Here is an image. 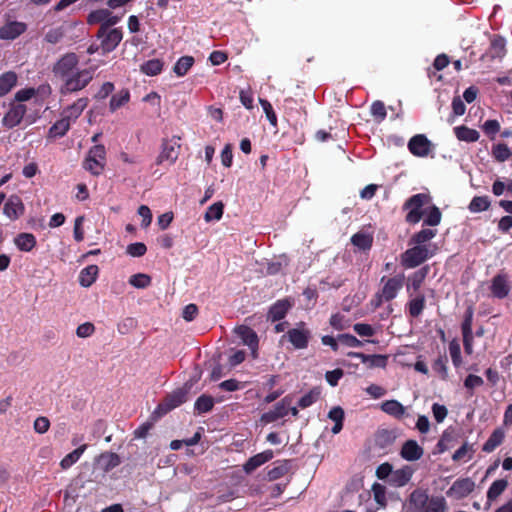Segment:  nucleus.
Listing matches in <instances>:
<instances>
[{
	"instance_id": "obj_20",
	"label": "nucleus",
	"mask_w": 512,
	"mask_h": 512,
	"mask_svg": "<svg viewBox=\"0 0 512 512\" xmlns=\"http://www.w3.org/2000/svg\"><path fill=\"white\" fill-rule=\"evenodd\" d=\"M491 293L498 299H503L508 296L510 286L508 284V277L505 274H497L491 281Z\"/></svg>"
},
{
	"instance_id": "obj_28",
	"label": "nucleus",
	"mask_w": 512,
	"mask_h": 512,
	"mask_svg": "<svg viewBox=\"0 0 512 512\" xmlns=\"http://www.w3.org/2000/svg\"><path fill=\"white\" fill-rule=\"evenodd\" d=\"M236 332L242 339L243 343L249 346L253 352H255L259 342L256 332L252 328L245 325L239 326L236 329Z\"/></svg>"
},
{
	"instance_id": "obj_46",
	"label": "nucleus",
	"mask_w": 512,
	"mask_h": 512,
	"mask_svg": "<svg viewBox=\"0 0 512 512\" xmlns=\"http://www.w3.org/2000/svg\"><path fill=\"white\" fill-rule=\"evenodd\" d=\"M224 204L221 201L215 202L209 206L205 212L204 219L206 222L212 220H220L223 216Z\"/></svg>"
},
{
	"instance_id": "obj_19",
	"label": "nucleus",
	"mask_w": 512,
	"mask_h": 512,
	"mask_svg": "<svg viewBox=\"0 0 512 512\" xmlns=\"http://www.w3.org/2000/svg\"><path fill=\"white\" fill-rule=\"evenodd\" d=\"M27 29V25L23 22L10 21L0 27V39L14 40L23 34Z\"/></svg>"
},
{
	"instance_id": "obj_31",
	"label": "nucleus",
	"mask_w": 512,
	"mask_h": 512,
	"mask_svg": "<svg viewBox=\"0 0 512 512\" xmlns=\"http://www.w3.org/2000/svg\"><path fill=\"white\" fill-rule=\"evenodd\" d=\"M99 268L97 265H89L83 268L79 274V284L82 287H90L97 279Z\"/></svg>"
},
{
	"instance_id": "obj_51",
	"label": "nucleus",
	"mask_w": 512,
	"mask_h": 512,
	"mask_svg": "<svg viewBox=\"0 0 512 512\" xmlns=\"http://www.w3.org/2000/svg\"><path fill=\"white\" fill-rule=\"evenodd\" d=\"M492 156L498 162H504L511 156V151L506 144L498 143L492 147Z\"/></svg>"
},
{
	"instance_id": "obj_4",
	"label": "nucleus",
	"mask_w": 512,
	"mask_h": 512,
	"mask_svg": "<svg viewBox=\"0 0 512 512\" xmlns=\"http://www.w3.org/2000/svg\"><path fill=\"white\" fill-rule=\"evenodd\" d=\"M106 149L102 144L90 148L87 157L83 161V168L92 175H100L105 167Z\"/></svg>"
},
{
	"instance_id": "obj_48",
	"label": "nucleus",
	"mask_w": 512,
	"mask_h": 512,
	"mask_svg": "<svg viewBox=\"0 0 512 512\" xmlns=\"http://www.w3.org/2000/svg\"><path fill=\"white\" fill-rule=\"evenodd\" d=\"M441 219L442 213L440 209L437 206L433 205L429 208L423 224L426 226L435 227L440 224Z\"/></svg>"
},
{
	"instance_id": "obj_49",
	"label": "nucleus",
	"mask_w": 512,
	"mask_h": 512,
	"mask_svg": "<svg viewBox=\"0 0 512 512\" xmlns=\"http://www.w3.org/2000/svg\"><path fill=\"white\" fill-rule=\"evenodd\" d=\"M474 309L473 306H468L464 312V319L461 324L462 336L473 335L472 323H473Z\"/></svg>"
},
{
	"instance_id": "obj_41",
	"label": "nucleus",
	"mask_w": 512,
	"mask_h": 512,
	"mask_svg": "<svg viewBox=\"0 0 512 512\" xmlns=\"http://www.w3.org/2000/svg\"><path fill=\"white\" fill-rule=\"evenodd\" d=\"M214 407V399L210 395L202 394L197 398L194 409L198 414L210 412Z\"/></svg>"
},
{
	"instance_id": "obj_9",
	"label": "nucleus",
	"mask_w": 512,
	"mask_h": 512,
	"mask_svg": "<svg viewBox=\"0 0 512 512\" xmlns=\"http://www.w3.org/2000/svg\"><path fill=\"white\" fill-rule=\"evenodd\" d=\"M404 280L405 276L402 273L387 279L386 277H382L381 283H383V286L379 291L381 292V296L385 298V302H389L396 298L398 292L404 285Z\"/></svg>"
},
{
	"instance_id": "obj_6",
	"label": "nucleus",
	"mask_w": 512,
	"mask_h": 512,
	"mask_svg": "<svg viewBox=\"0 0 512 512\" xmlns=\"http://www.w3.org/2000/svg\"><path fill=\"white\" fill-rule=\"evenodd\" d=\"M312 333L305 322L301 321L295 328L289 329L286 334L282 336L283 339H287L294 349L302 350L306 349L309 345Z\"/></svg>"
},
{
	"instance_id": "obj_16",
	"label": "nucleus",
	"mask_w": 512,
	"mask_h": 512,
	"mask_svg": "<svg viewBox=\"0 0 512 512\" xmlns=\"http://www.w3.org/2000/svg\"><path fill=\"white\" fill-rule=\"evenodd\" d=\"M424 449L416 440L409 439L405 441L400 450V456L410 462L417 461L423 457Z\"/></svg>"
},
{
	"instance_id": "obj_62",
	"label": "nucleus",
	"mask_w": 512,
	"mask_h": 512,
	"mask_svg": "<svg viewBox=\"0 0 512 512\" xmlns=\"http://www.w3.org/2000/svg\"><path fill=\"white\" fill-rule=\"evenodd\" d=\"M353 330L361 337H371L375 334L374 328L366 323L354 324Z\"/></svg>"
},
{
	"instance_id": "obj_8",
	"label": "nucleus",
	"mask_w": 512,
	"mask_h": 512,
	"mask_svg": "<svg viewBox=\"0 0 512 512\" xmlns=\"http://www.w3.org/2000/svg\"><path fill=\"white\" fill-rule=\"evenodd\" d=\"M96 37L101 39L100 48L102 50V54H107L117 48L123 39V32L121 28H112L107 29L103 34H101V28H99Z\"/></svg>"
},
{
	"instance_id": "obj_37",
	"label": "nucleus",
	"mask_w": 512,
	"mask_h": 512,
	"mask_svg": "<svg viewBox=\"0 0 512 512\" xmlns=\"http://www.w3.org/2000/svg\"><path fill=\"white\" fill-rule=\"evenodd\" d=\"M437 235L436 229L424 228L412 235L410 238L411 245H426L431 239Z\"/></svg>"
},
{
	"instance_id": "obj_1",
	"label": "nucleus",
	"mask_w": 512,
	"mask_h": 512,
	"mask_svg": "<svg viewBox=\"0 0 512 512\" xmlns=\"http://www.w3.org/2000/svg\"><path fill=\"white\" fill-rule=\"evenodd\" d=\"M94 69L85 68L78 69L76 72L68 76L62 81L60 93L62 95L75 93L86 88L93 80Z\"/></svg>"
},
{
	"instance_id": "obj_7",
	"label": "nucleus",
	"mask_w": 512,
	"mask_h": 512,
	"mask_svg": "<svg viewBox=\"0 0 512 512\" xmlns=\"http://www.w3.org/2000/svg\"><path fill=\"white\" fill-rule=\"evenodd\" d=\"M79 57L74 52L64 54L53 66L55 77L63 81L78 70Z\"/></svg>"
},
{
	"instance_id": "obj_63",
	"label": "nucleus",
	"mask_w": 512,
	"mask_h": 512,
	"mask_svg": "<svg viewBox=\"0 0 512 512\" xmlns=\"http://www.w3.org/2000/svg\"><path fill=\"white\" fill-rule=\"evenodd\" d=\"M64 37V32L61 28L50 29L45 34V41L50 44H57Z\"/></svg>"
},
{
	"instance_id": "obj_60",
	"label": "nucleus",
	"mask_w": 512,
	"mask_h": 512,
	"mask_svg": "<svg viewBox=\"0 0 512 512\" xmlns=\"http://www.w3.org/2000/svg\"><path fill=\"white\" fill-rule=\"evenodd\" d=\"M449 352L455 367H459L462 363L461 350L458 343L452 341L449 345Z\"/></svg>"
},
{
	"instance_id": "obj_10",
	"label": "nucleus",
	"mask_w": 512,
	"mask_h": 512,
	"mask_svg": "<svg viewBox=\"0 0 512 512\" xmlns=\"http://www.w3.org/2000/svg\"><path fill=\"white\" fill-rule=\"evenodd\" d=\"M187 400V392L184 389H177L168 394L157 406L156 412L166 414L179 407Z\"/></svg>"
},
{
	"instance_id": "obj_58",
	"label": "nucleus",
	"mask_w": 512,
	"mask_h": 512,
	"mask_svg": "<svg viewBox=\"0 0 512 512\" xmlns=\"http://www.w3.org/2000/svg\"><path fill=\"white\" fill-rule=\"evenodd\" d=\"M260 104H261L270 124L272 126L276 127L277 126V116L273 110L271 103L268 100L260 99Z\"/></svg>"
},
{
	"instance_id": "obj_53",
	"label": "nucleus",
	"mask_w": 512,
	"mask_h": 512,
	"mask_svg": "<svg viewBox=\"0 0 512 512\" xmlns=\"http://www.w3.org/2000/svg\"><path fill=\"white\" fill-rule=\"evenodd\" d=\"M129 284L135 288L144 289L151 284V277L144 273H137L129 278Z\"/></svg>"
},
{
	"instance_id": "obj_52",
	"label": "nucleus",
	"mask_w": 512,
	"mask_h": 512,
	"mask_svg": "<svg viewBox=\"0 0 512 512\" xmlns=\"http://www.w3.org/2000/svg\"><path fill=\"white\" fill-rule=\"evenodd\" d=\"M473 454V445L464 443L460 448H458L454 452V454L452 455V459L453 461L459 462L467 457V459L470 460L473 457Z\"/></svg>"
},
{
	"instance_id": "obj_54",
	"label": "nucleus",
	"mask_w": 512,
	"mask_h": 512,
	"mask_svg": "<svg viewBox=\"0 0 512 512\" xmlns=\"http://www.w3.org/2000/svg\"><path fill=\"white\" fill-rule=\"evenodd\" d=\"M371 115L376 119L377 122H382L385 120L387 116L386 107L384 103L380 100H376L372 103L371 108Z\"/></svg>"
},
{
	"instance_id": "obj_47",
	"label": "nucleus",
	"mask_w": 512,
	"mask_h": 512,
	"mask_svg": "<svg viewBox=\"0 0 512 512\" xmlns=\"http://www.w3.org/2000/svg\"><path fill=\"white\" fill-rule=\"evenodd\" d=\"M321 390L318 387H314L304 396H302L298 401V406L302 409L310 407L313 405L320 397Z\"/></svg>"
},
{
	"instance_id": "obj_33",
	"label": "nucleus",
	"mask_w": 512,
	"mask_h": 512,
	"mask_svg": "<svg viewBox=\"0 0 512 512\" xmlns=\"http://www.w3.org/2000/svg\"><path fill=\"white\" fill-rule=\"evenodd\" d=\"M17 74L8 71L0 76V97L7 95L17 84Z\"/></svg>"
},
{
	"instance_id": "obj_44",
	"label": "nucleus",
	"mask_w": 512,
	"mask_h": 512,
	"mask_svg": "<svg viewBox=\"0 0 512 512\" xmlns=\"http://www.w3.org/2000/svg\"><path fill=\"white\" fill-rule=\"evenodd\" d=\"M447 502L443 496H432L423 512H446Z\"/></svg>"
},
{
	"instance_id": "obj_61",
	"label": "nucleus",
	"mask_w": 512,
	"mask_h": 512,
	"mask_svg": "<svg viewBox=\"0 0 512 512\" xmlns=\"http://www.w3.org/2000/svg\"><path fill=\"white\" fill-rule=\"evenodd\" d=\"M33 428L36 433L38 434H44L46 433L50 428V421L45 416H39L35 419Z\"/></svg>"
},
{
	"instance_id": "obj_35",
	"label": "nucleus",
	"mask_w": 512,
	"mask_h": 512,
	"mask_svg": "<svg viewBox=\"0 0 512 512\" xmlns=\"http://www.w3.org/2000/svg\"><path fill=\"white\" fill-rule=\"evenodd\" d=\"M70 129V121L66 117H62L56 121L48 131L49 138H60L63 137Z\"/></svg>"
},
{
	"instance_id": "obj_24",
	"label": "nucleus",
	"mask_w": 512,
	"mask_h": 512,
	"mask_svg": "<svg viewBox=\"0 0 512 512\" xmlns=\"http://www.w3.org/2000/svg\"><path fill=\"white\" fill-rule=\"evenodd\" d=\"M508 485L509 482L506 478H500L493 481L487 490V505L490 506L492 502L496 501L507 489Z\"/></svg>"
},
{
	"instance_id": "obj_2",
	"label": "nucleus",
	"mask_w": 512,
	"mask_h": 512,
	"mask_svg": "<svg viewBox=\"0 0 512 512\" xmlns=\"http://www.w3.org/2000/svg\"><path fill=\"white\" fill-rule=\"evenodd\" d=\"M430 201V196L425 193L414 194L403 204V210L408 211L405 221L408 224H417L425 214L423 207Z\"/></svg>"
},
{
	"instance_id": "obj_27",
	"label": "nucleus",
	"mask_w": 512,
	"mask_h": 512,
	"mask_svg": "<svg viewBox=\"0 0 512 512\" xmlns=\"http://www.w3.org/2000/svg\"><path fill=\"white\" fill-rule=\"evenodd\" d=\"M291 305L288 300H278L275 302L268 311V319L272 322L280 321L283 319Z\"/></svg>"
},
{
	"instance_id": "obj_39",
	"label": "nucleus",
	"mask_w": 512,
	"mask_h": 512,
	"mask_svg": "<svg viewBox=\"0 0 512 512\" xmlns=\"http://www.w3.org/2000/svg\"><path fill=\"white\" fill-rule=\"evenodd\" d=\"M87 449V444H83L80 447L76 448L69 454H67L60 462V466L62 469H68L72 465H74L81 457V455L84 453V451Z\"/></svg>"
},
{
	"instance_id": "obj_55",
	"label": "nucleus",
	"mask_w": 512,
	"mask_h": 512,
	"mask_svg": "<svg viewBox=\"0 0 512 512\" xmlns=\"http://www.w3.org/2000/svg\"><path fill=\"white\" fill-rule=\"evenodd\" d=\"M447 362L448 359L446 356H439L434 360L432 364V369L441 376L443 380L447 378Z\"/></svg>"
},
{
	"instance_id": "obj_40",
	"label": "nucleus",
	"mask_w": 512,
	"mask_h": 512,
	"mask_svg": "<svg viewBox=\"0 0 512 512\" xmlns=\"http://www.w3.org/2000/svg\"><path fill=\"white\" fill-rule=\"evenodd\" d=\"M351 243L360 250L366 251L372 247L373 237L369 234L358 232L351 237Z\"/></svg>"
},
{
	"instance_id": "obj_38",
	"label": "nucleus",
	"mask_w": 512,
	"mask_h": 512,
	"mask_svg": "<svg viewBox=\"0 0 512 512\" xmlns=\"http://www.w3.org/2000/svg\"><path fill=\"white\" fill-rule=\"evenodd\" d=\"M130 100V92L128 89H122L118 93L114 94L109 103V109L111 112H115Z\"/></svg>"
},
{
	"instance_id": "obj_17",
	"label": "nucleus",
	"mask_w": 512,
	"mask_h": 512,
	"mask_svg": "<svg viewBox=\"0 0 512 512\" xmlns=\"http://www.w3.org/2000/svg\"><path fill=\"white\" fill-rule=\"evenodd\" d=\"M25 206L21 198L11 195L4 204L3 213L11 220H16L24 214Z\"/></svg>"
},
{
	"instance_id": "obj_42",
	"label": "nucleus",
	"mask_w": 512,
	"mask_h": 512,
	"mask_svg": "<svg viewBox=\"0 0 512 512\" xmlns=\"http://www.w3.org/2000/svg\"><path fill=\"white\" fill-rule=\"evenodd\" d=\"M193 64L194 58L192 56H182L175 63L173 71L177 76L182 77L187 74Z\"/></svg>"
},
{
	"instance_id": "obj_22",
	"label": "nucleus",
	"mask_w": 512,
	"mask_h": 512,
	"mask_svg": "<svg viewBox=\"0 0 512 512\" xmlns=\"http://www.w3.org/2000/svg\"><path fill=\"white\" fill-rule=\"evenodd\" d=\"M413 473L414 470L410 466H403L395 471L392 470V474L388 479V482L394 487H403L411 480Z\"/></svg>"
},
{
	"instance_id": "obj_23",
	"label": "nucleus",
	"mask_w": 512,
	"mask_h": 512,
	"mask_svg": "<svg viewBox=\"0 0 512 512\" xmlns=\"http://www.w3.org/2000/svg\"><path fill=\"white\" fill-rule=\"evenodd\" d=\"M273 456H274V453L272 450H265L261 453H258L256 455L250 457L243 466L244 471L248 474L252 473L258 467H260L261 465L270 461L273 458Z\"/></svg>"
},
{
	"instance_id": "obj_15",
	"label": "nucleus",
	"mask_w": 512,
	"mask_h": 512,
	"mask_svg": "<svg viewBox=\"0 0 512 512\" xmlns=\"http://www.w3.org/2000/svg\"><path fill=\"white\" fill-rule=\"evenodd\" d=\"M27 109L24 104L11 105L8 112L4 115L2 123L7 128H14L19 125L26 113Z\"/></svg>"
},
{
	"instance_id": "obj_45",
	"label": "nucleus",
	"mask_w": 512,
	"mask_h": 512,
	"mask_svg": "<svg viewBox=\"0 0 512 512\" xmlns=\"http://www.w3.org/2000/svg\"><path fill=\"white\" fill-rule=\"evenodd\" d=\"M162 69L163 62L160 59H151L141 65V71L148 76H156Z\"/></svg>"
},
{
	"instance_id": "obj_32",
	"label": "nucleus",
	"mask_w": 512,
	"mask_h": 512,
	"mask_svg": "<svg viewBox=\"0 0 512 512\" xmlns=\"http://www.w3.org/2000/svg\"><path fill=\"white\" fill-rule=\"evenodd\" d=\"M381 410L396 419H401L405 414V407L394 399L382 402Z\"/></svg>"
},
{
	"instance_id": "obj_13",
	"label": "nucleus",
	"mask_w": 512,
	"mask_h": 512,
	"mask_svg": "<svg viewBox=\"0 0 512 512\" xmlns=\"http://www.w3.org/2000/svg\"><path fill=\"white\" fill-rule=\"evenodd\" d=\"M408 149L414 156L426 157L431 152L432 143L424 134H417L409 140Z\"/></svg>"
},
{
	"instance_id": "obj_29",
	"label": "nucleus",
	"mask_w": 512,
	"mask_h": 512,
	"mask_svg": "<svg viewBox=\"0 0 512 512\" xmlns=\"http://www.w3.org/2000/svg\"><path fill=\"white\" fill-rule=\"evenodd\" d=\"M89 99L87 97L77 99L73 104L69 105L64 111L63 116L69 121L76 120L88 106Z\"/></svg>"
},
{
	"instance_id": "obj_11",
	"label": "nucleus",
	"mask_w": 512,
	"mask_h": 512,
	"mask_svg": "<svg viewBox=\"0 0 512 512\" xmlns=\"http://www.w3.org/2000/svg\"><path fill=\"white\" fill-rule=\"evenodd\" d=\"M474 489L475 482L471 478H459L447 490L446 495L450 498L460 500L467 497Z\"/></svg>"
},
{
	"instance_id": "obj_30",
	"label": "nucleus",
	"mask_w": 512,
	"mask_h": 512,
	"mask_svg": "<svg viewBox=\"0 0 512 512\" xmlns=\"http://www.w3.org/2000/svg\"><path fill=\"white\" fill-rule=\"evenodd\" d=\"M505 438V431L502 428H496L487 441L483 444L482 450L486 453L493 452L498 446H500Z\"/></svg>"
},
{
	"instance_id": "obj_64",
	"label": "nucleus",
	"mask_w": 512,
	"mask_h": 512,
	"mask_svg": "<svg viewBox=\"0 0 512 512\" xmlns=\"http://www.w3.org/2000/svg\"><path fill=\"white\" fill-rule=\"evenodd\" d=\"M432 413L437 423H442L444 419L447 417L448 410L446 406L441 405L439 403H434L432 405Z\"/></svg>"
},
{
	"instance_id": "obj_21",
	"label": "nucleus",
	"mask_w": 512,
	"mask_h": 512,
	"mask_svg": "<svg viewBox=\"0 0 512 512\" xmlns=\"http://www.w3.org/2000/svg\"><path fill=\"white\" fill-rule=\"evenodd\" d=\"M291 403V399L289 397H284L280 402H278L275 407L264 413L262 419L266 422H274L280 418H283L288 414V406Z\"/></svg>"
},
{
	"instance_id": "obj_12",
	"label": "nucleus",
	"mask_w": 512,
	"mask_h": 512,
	"mask_svg": "<svg viewBox=\"0 0 512 512\" xmlns=\"http://www.w3.org/2000/svg\"><path fill=\"white\" fill-rule=\"evenodd\" d=\"M429 272L430 266L425 265L408 276L406 283V291L409 297H412L414 294L420 293L419 290L422 287Z\"/></svg>"
},
{
	"instance_id": "obj_26",
	"label": "nucleus",
	"mask_w": 512,
	"mask_h": 512,
	"mask_svg": "<svg viewBox=\"0 0 512 512\" xmlns=\"http://www.w3.org/2000/svg\"><path fill=\"white\" fill-rule=\"evenodd\" d=\"M15 246L22 252L32 251L36 245V237L32 233L22 232L14 238Z\"/></svg>"
},
{
	"instance_id": "obj_34",
	"label": "nucleus",
	"mask_w": 512,
	"mask_h": 512,
	"mask_svg": "<svg viewBox=\"0 0 512 512\" xmlns=\"http://www.w3.org/2000/svg\"><path fill=\"white\" fill-rule=\"evenodd\" d=\"M454 133L458 140L468 143L476 142L480 137V134L477 130L469 128L465 125L455 127Z\"/></svg>"
},
{
	"instance_id": "obj_5",
	"label": "nucleus",
	"mask_w": 512,
	"mask_h": 512,
	"mask_svg": "<svg viewBox=\"0 0 512 512\" xmlns=\"http://www.w3.org/2000/svg\"><path fill=\"white\" fill-rule=\"evenodd\" d=\"M180 137L164 138L161 143V151L156 158V164L162 165L167 163L173 165L179 157L181 144Z\"/></svg>"
},
{
	"instance_id": "obj_25",
	"label": "nucleus",
	"mask_w": 512,
	"mask_h": 512,
	"mask_svg": "<svg viewBox=\"0 0 512 512\" xmlns=\"http://www.w3.org/2000/svg\"><path fill=\"white\" fill-rule=\"evenodd\" d=\"M426 307V297L423 293H417L407 302L408 314L413 318H418Z\"/></svg>"
},
{
	"instance_id": "obj_36",
	"label": "nucleus",
	"mask_w": 512,
	"mask_h": 512,
	"mask_svg": "<svg viewBox=\"0 0 512 512\" xmlns=\"http://www.w3.org/2000/svg\"><path fill=\"white\" fill-rule=\"evenodd\" d=\"M288 471H289V466H288L287 461H284V462L277 461V462L273 463L272 467L267 468L266 476L269 481H274V480H277V479L283 477L285 474L288 473Z\"/></svg>"
},
{
	"instance_id": "obj_14",
	"label": "nucleus",
	"mask_w": 512,
	"mask_h": 512,
	"mask_svg": "<svg viewBox=\"0 0 512 512\" xmlns=\"http://www.w3.org/2000/svg\"><path fill=\"white\" fill-rule=\"evenodd\" d=\"M430 498L424 489L413 490L408 498L407 512H423Z\"/></svg>"
},
{
	"instance_id": "obj_56",
	"label": "nucleus",
	"mask_w": 512,
	"mask_h": 512,
	"mask_svg": "<svg viewBox=\"0 0 512 512\" xmlns=\"http://www.w3.org/2000/svg\"><path fill=\"white\" fill-rule=\"evenodd\" d=\"M483 384V379L480 376L474 374H469L464 380V387L471 391L470 396L473 395V389L480 387Z\"/></svg>"
},
{
	"instance_id": "obj_43",
	"label": "nucleus",
	"mask_w": 512,
	"mask_h": 512,
	"mask_svg": "<svg viewBox=\"0 0 512 512\" xmlns=\"http://www.w3.org/2000/svg\"><path fill=\"white\" fill-rule=\"evenodd\" d=\"M490 205L488 196H475L469 203L468 209L472 213H479L488 210Z\"/></svg>"
},
{
	"instance_id": "obj_3",
	"label": "nucleus",
	"mask_w": 512,
	"mask_h": 512,
	"mask_svg": "<svg viewBox=\"0 0 512 512\" xmlns=\"http://www.w3.org/2000/svg\"><path fill=\"white\" fill-rule=\"evenodd\" d=\"M432 255L427 245H414L401 254L400 263L405 269H413L423 264Z\"/></svg>"
},
{
	"instance_id": "obj_50",
	"label": "nucleus",
	"mask_w": 512,
	"mask_h": 512,
	"mask_svg": "<svg viewBox=\"0 0 512 512\" xmlns=\"http://www.w3.org/2000/svg\"><path fill=\"white\" fill-rule=\"evenodd\" d=\"M110 16V10L108 9H97L91 11L87 16V23L89 25L102 24L106 21V18Z\"/></svg>"
},
{
	"instance_id": "obj_57",
	"label": "nucleus",
	"mask_w": 512,
	"mask_h": 512,
	"mask_svg": "<svg viewBox=\"0 0 512 512\" xmlns=\"http://www.w3.org/2000/svg\"><path fill=\"white\" fill-rule=\"evenodd\" d=\"M126 252L132 257H141L147 252V247L142 242H135L127 246Z\"/></svg>"
},
{
	"instance_id": "obj_18",
	"label": "nucleus",
	"mask_w": 512,
	"mask_h": 512,
	"mask_svg": "<svg viewBox=\"0 0 512 512\" xmlns=\"http://www.w3.org/2000/svg\"><path fill=\"white\" fill-rule=\"evenodd\" d=\"M347 355L352 358L360 359L362 363L367 364L368 368H385L388 362L386 355H366L362 352H349Z\"/></svg>"
},
{
	"instance_id": "obj_59",
	"label": "nucleus",
	"mask_w": 512,
	"mask_h": 512,
	"mask_svg": "<svg viewBox=\"0 0 512 512\" xmlns=\"http://www.w3.org/2000/svg\"><path fill=\"white\" fill-rule=\"evenodd\" d=\"M482 128L484 133L493 139L494 136L500 131V124L495 119H489L485 121Z\"/></svg>"
}]
</instances>
